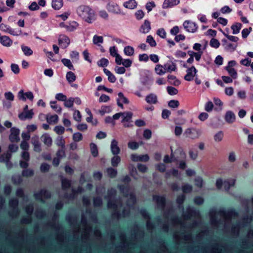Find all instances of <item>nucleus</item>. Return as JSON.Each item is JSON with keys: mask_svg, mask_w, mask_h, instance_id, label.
Returning <instances> with one entry per match:
<instances>
[{"mask_svg": "<svg viewBox=\"0 0 253 253\" xmlns=\"http://www.w3.org/2000/svg\"><path fill=\"white\" fill-rule=\"evenodd\" d=\"M185 199V196L183 194L179 195L176 199V203L179 205V208H180L181 207L183 210H184V208L182 205L184 202Z\"/></svg>", "mask_w": 253, "mask_h": 253, "instance_id": "nucleus-50", "label": "nucleus"}, {"mask_svg": "<svg viewBox=\"0 0 253 253\" xmlns=\"http://www.w3.org/2000/svg\"><path fill=\"white\" fill-rule=\"evenodd\" d=\"M77 13L79 16L88 23H91L94 20V14L91 9L87 6L81 5L77 9Z\"/></svg>", "mask_w": 253, "mask_h": 253, "instance_id": "nucleus-2", "label": "nucleus"}, {"mask_svg": "<svg viewBox=\"0 0 253 253\" xmlns=\"http://www.w3.org/2000/svg\"><path fill=\"white\" fill-rule=\"evenodd\" d=\"M237 215L238 213L234 210L226 211L224 209H220L217 213L215 209H211L209 211L211 224L216 228L221 224L225 225L226 222L231 221L233 217Z\"/></svg>", "mask_w": 253, "mask_h": 253, "instance_id": "nucleus-1", "label": "nucleus"}, {"mask_svg": "<svg viewBox=\"0 0 253 253\" xmlns=\"http://www.w3.org/2000/svg\"><path fill=\"white\" fill-rule=\"evenodd\" d=\"M34 170L31 169H24L22 171V174L23 176L25 177H28V176H32L34 175Z\"/></svg>", "mask_w": 253, "mask_h": 253, "instance_id": "nucleus-55", "label": "nucleus"}, {"mask_svg": "<svg viewBox=\"0 0 253 253\" xmlns=\"http://www.w3.org/2000/svg\"><path fill=\"white\" fill-rule=\"evenodd\" d=\"M241 224L238 222L236 224L233 225L231 228V233L236 237L238 236L240 234V230L241 227Z\"/></svg>", "mask_w": 253, "mask_h": 253, "instance_id": "nucleus-28", "label": "nucleus"}, {"mask_svg": "<svg viewBox=\"0 0 253 253\" xmlns=\"http://www.w3.org/2000/svg\"><path fill=\"white\" fill-rule=\"evenodd\" d=\"M133 113L131 112H124L121 123L125 127H132L133 126L132 118Z\"/></svg>", "mask_w": 253, "mask_h": 253, "instance_id": "nucleus-4", "label": "nucleus"}, {"mask_svg": "<svg viewBox=\"0 0 253 253\" xmlns=\"http://www.w3.org/2000/svg\"><path fill=\"white\" fill-rule=\"evenodd\" d=\"M220 244L218 243H216L212 248L211 250V253H222V250L219 248Z\"/></svg>", "mask_w": 253, "mask_h": 253, "instance_id": "nucleus-64", "label": "nucleus"}, {"mask_svg": "<svg viewBox=\"0 0 253 253\" xmlns=\"http://www.w3.org/2000/svg\"><path fill=\"white\" fill-rule=\"evenodd\" d=\"M107 173L110 177L114 178L117 175V171L115 169L109 168L107 169Z\"/></svg>", "mask_w": 253, "mask_h": 253, "instance_id": "nucleus-51", "label": "nucleus"}, {"mask_svg": "<svg viewBox=\"0 0 253 253\" xmlns=\"http://www.w3.org/2000/svg\"><path fill=\"white\" fill-rule=\"evenodd\" d=\"M42 138L43 143L47 146H49L52 144V139L48 134L42 135Z\"/></svg>", "mask_w": 253, "mask_h": 253, "instance_id": "nucleus-42", "label": "nucleus"}, {"mask_svg": "<svg viewBox=\"0 0 253 253\" xmlns=\"http://www.w3.org/2000/svg\"><path fill=\"white\" fill-rule=\"evenodd\" d=\"M140 213L141 214L142 217L146 219H151V216L145 209H142L140 210Z\"/></svg>", "mask_w": 253, "mask_h": 253, "instance_id": "nucleus-60", "label": "nucleus"}, {"mask_svg": "<svg viewBox=\"0 0 253 253\" xmlns=\"http://www.w3.org/2000/svg\"><path fill=\"white\" fill-rule=\"evenodd\" d=\"M235 183V180L234 179H228L225 180L223 183V185L225 191H228L230 188L233 186Z\"/></svg>", "mask_w": 253, "mask_h": 253, "instance_id": "nucleus-32", "label": "nucleus"}, {"mask_svg": "<svg viewBox=\"0 0 253 253\" xmlns=\"http://www.w3.org/2000/svg\"><path fill=\"white\" fill-rule=\"evenodd\" d=\"M223 137V132L222 131H219L216 133L214 136V140L216 142L221 141Z\"/></svg>", "mask_w": 253, "mask_h": 253, "instance_id": "nucleus-58", "label": "nucleus"}, {"mask_svg": "<svg viewBox=\"0 0 253 253\" xmlns=\"http://www.w3.org/2000/svg\"><path fill=\"white\" fill-rule=\"evenodd\" d=\"M202 134V131L200 129L194 127L187 128L184 131V135L188 138L196 139L198 138Z\"/></svg>", "mask_w": 253, "mask_h": 253, "instance_id": "nucleus-6", "label": "nucleus"}, {"mask_svg": "<svg viewBox=\"0 0 253 253\" xmlns=\"http://www.w3.org/2000/svg\"><path fill=\"white\" fill-rule=\"evenodd\" d=\"M21 49L23 52L24 54L27 56H31L33 54V50L31 49V48L28 46H26L24 45H21Z\"/></svg>", "mask_w": 253, "mask_h": 253, "instance_id": "nucleus-41", "label": "nucleus"}, {"mask_svg": "<svg viewBox=\"0 0 253 253\" xmlns=\"http://www.w3.org/2000/svg\"><path fill=\"white\" fill-rule=\"evenodd\" d=\"M34 115L33 110H30L29 111L22 112L18 115V118L20 120L24 121L26 119H31Z\"/></svg>", "mask_w": 253, "mask_h": 253, "instance_id": "nucleus-23", "label": "nucleus"}, {"mask_svg": "<svg viewBox=\"0 0 253 253\" xmlns=\"http://www.w3.org/2000/svg\"><path fill=\"white\" fill-rule=\"evenodd\" d=\"M137 2L135 0H129L124 3L123 5L125 7L130 9H132L136 7Z\"/></svg>", "mask_w": 253, "mask_h": 253, "instance_id": "nucleus-33", "label": "nucleus"}, {"mask_svg": "<svg viewBox=\"0 0 253 253\" xmlns=\"http://www.w3.org/2000/svg\"><path fill=\"white\" fill-rule=\"evenodd\" d=\"M173 238L178 242H179L180 239H182L187 242H193V237L191 233L183 234L182 236H180L179 235L175 234L173 235Z\"/></svg>", "mask_w": 253, "mask_h": 253, "instance_id": "nucleus-21", "label": "nucleus"}, {"mask_svg": "<svg viewBox=\"0 0 253 253\" xmlns=\"http://www.w3.org/2000/svg\"><path fill=\"white\" fill-rule=\"evenodd\" d=\"M169 107L175 109L179 106V102L177 100H171L168 102Z\"/></svg>", "mask_w": 253, "mask_h": 253, "instance_id": "nucleus-53", "label": "nucleus"}, {"mask_svg": "<svg viewBox=\"0 0 253 253\" xmlns=\"http://www.w3.org/2000/svg\"><path fill=\"white\" fill-rule=\"evenodd\" d=\"M102 205V200L99 197H96L93 199V205L95 207H99Z\"/></svg>", "mask_w": 253, "mask_h": 253, "instance_id": "nucleus-62", "label": "nucleus"}, {"mask_svg": "<svg viewBox=\"0 0 253 253\" xmlns=\"http://www.w3.org/2000/svg\"><path fill=\"white\" fill-rule=\"evenodd\" d=\"M66 78L68 83L70 84L76 80V76L75 73L72 71H69L67 73Z\"/></svg>", "mask_w": 253, "mask_h": 253, "instance_id": "nucleus-38", "label": "nucleus"}, {"mask_svg": "<svg viewBox=\"0 0 253 253\" xmlns=\"http://www.w3.org/2000/svg\"><path fill=\"white\" fill-rule=\"evenodd\" d=\"M153 199L157 204V208L161 211H164L166 206L165 197L164 196L154 195Z\"/></svg>", "mask_w": 253, "mask_h": 253, "instance_id": "nucleus-7", "label": "nucleus"}, {"mask_svg": "<svg viewBox=\"0 0 253 253\" xmlns=\"http://www.w3.org/2000/svg\"><path fill=\"white\" fill-rule=\"evenodd\" d=\"M90 152H91L92 155L94 157H97L98 155V151L97 145L93 143H91L90 144Z\"/></svg>", "mask_w": 253, "mask_h": 253, "instance_id": "nucleus-44", "label": "nucleus"}, {"mask_svg": "<svg viewBox=\"0 0 253 253\" xmlns=\"http://www.w3.org/2000/svg\"><path fill=\"white\" fill-rule=\"evenodd\" d=\"M17 97L19 100L24 101H26V99H28L31 101H33L34 99V95L31 91L24 92L22 89L18 92Z\"/></svg>", "mask_w": 253, "mask_h": 253, "instance_id": "nucleus-11", "label": "nucleus"}, {"mask_svg": "<svg viewBox=\"0 0 253 253\" xmlns=\"http://www.w3.org/2000/svg\"><path fill=\"white\" fill-rule=\"evenodd\" d=\"M210 45L212 47L217 48L219 46L220 42L217 39L212 38L210 42Z\"/></svg>", "mask_w": 253, "mask_h": 253, "instance_id": "nucleus-56", "label": "nucleus"}, {"mask_svg": "<svg viewBox=\"0 0 253 253\" xmlns=\"http://www.w3.org/2000/svg\"><path fill=\"white\" fill-rule=\"evenodd\" d=\"M198 71L193 66L190 68H187L186 70V74L184 76V80L187 81H191L193 80Z\"/></svg>", "mask_w": 253, "mask_h": 253, "instance_id": "nucleus-9", "label": "nucleus"}, {"mask_svg": "<svg viewBox=\"0 0 253 253\" xmlns=\"http://www.w3.org/2000/svg\"><path fill=\"white\" fill-rule=\"evenodd\" d=\"M51 107L52 109L54 110L57 113L61 114L62 112V108L56 104V101H52L50 102Z\"/></svg>", "mask_w": 253, "mask_h": 253, "instance_id": "nucleus-45", "label": "nucleus"}, {"mask_svg": "<svg viewBox=\"0 0 253 253\" xmlns=\"http://www.w3.org/2000/svg\"><path fill=\"white\" fill-rule=\"evenodd\" d=\"M221 42L222 45L224 46L225 50L226 51L233 52L236 49L237 46V44L228 43L227 40L225 39H222Z\"/></svg>", "mask_w": 253, "mask_h": 253, "instance_id": "nucleus-16", "label": "nucleus"}, {"mask_svg": "<svg viewBox=\"0 0 253 253\" xmlns=\"http://www.w3.org/2000/svg\"><path fill=\"white\" fill-rule=\"evenodd\" d=\"M120 162L121 158L118 155H114V156L111 158V165L114 167H117Z\"/></svg>", "mask_w": 253, "mask_h": 253, "instance_id": "nucleus-43", "label": "nucleus"}, {"mask_svg": "<svg viewBox=\"0 0 253 253\" xmlns=\"http://www.w3.org/2000/svg\"><path fill=\"white\" fill-rule=\"evenodd\" d=\"M146 228L150 232H152L155 229V225L150 219L147 220L146 222Z\"/></svg>", "mask_w": 253, "mask_h": 253, "instance_id": "nucleus-61", "label": "nucleus"}, {"mask_svg": "<svg viewBox=\"0 0 253 253\" xmlns=\"http://www.w3.org/2000/svg\"><path fill=\"white\" fill-rule=\"evenodd\" d=\"M170 158L172 162H178L180 159H185L186 154L181 148H178L173 152L171 148V154Z\"/></svg>", "mask_w": 253, "mask_h": 253, "instance_id": "nucleus-5", "label": "nucleus"}, {"mask_svg": "<svg viewBox=\"0 0 253 253\" xmlns=\"http://www.w3.org/2000/svg\"><path fill=\"white\" fill-rule=\"evenodd\" d=\"M146 42L149 43L151 47H155L157 45L155 40L151 35H149L147 37Z\"/></svg>", "mask_w": 253, "mask_h": 253, "instance_id": "nucleus-52", "label": "nucleus"}, {"mask_svg": "<svg viewBox=\"0 0 253 253\" xmlns=\"http://www.w3.org/2000/svg\"><path fill=\"white\" fill-rule=\"evenodd\" d=\"M224 119L229 124H232L235 121L236 116L231 111H228L226 112Z\"/></svg>", "mask_w": 253, "mask_h": 253, "instance_id": "nucleus-22", "label": "nucleus"}, {"mask_svg": "<svg viewBox=\"0 0 253 253\" xmlns=\"http://www.w3.org/2000/svg\"><path fill=\"white\" fill-rule=\"evenodd\" d=\"M140 213L141 214L142 217L146 219H151V216L145 209H142L140 210Z\"/></svg>", "mask_w": 253, "mask_h": 253, "instance_id": "nucleus-59", "label": "nucleus"}, {"mask_svg": "<svg viewBox=\"0 0 253 253\" xmlns=\"http://www.w3.org/2000/svg\"><path fill=\"white\" fill-rule=\"evenodd\" d=\"M32 144L34 146V150L35 151L40 152L41 151V143L38 137L32 138Z\"/></svg>", "mask_w": 253, "mask_h": 253, "instance_id": "nucleus-30", "label": "nucleus"}, {"mask_svg": "<svg viewBox=\"0 0 253 253\" xmlns=\"http://www.w3.org/2000/svg\"><path fill=\"white\" fill-rule=\"evenodd\" d=\"M35 198L36 200H40L42 202H44L42 198L48 199L51 197V193L45 189H41L39 192L34 194Z\"/></svg>", "mask_w": 253, "mask_h": 253, "instance_id": "nucleus-8", "label": "nucleus"}, {"mask_svg": "<svg viewBox=\"0 0 253 253\" xmlns=\"http://www.w3.org/2000/svg\"><path fill=\"white\" fill-rule=\"evenodd\" d=\"M11 158V154L8 152H6L0 156V162L5 163L7 168L9 169L12 166V163L9 161Z\"/></svg>", "mask_w": 253, "mask_h": 253, "instance_id": "nucleus-13", "label": "nucleus"}, {"mask_svg": "<svg viewBox=\"0 0 253 253\" xmlns=\"http://www.w3.org/2000/svg\"><path fill=\"white\" fill-rule=\"evenodd\" d=\"M71 185V181L67 179L62 180V187L63 189H66L70 187Z\"/></svg>", "mask_w": 253, "mask_h": 253, "instance_id": "nucleus-57", "label": "nucleus"}, {"mask_svg": "<svg viewBox=\"0 0 253 253\" xmlns=\"http://www.w3.org/2000/svg\"><path fill=\"white\" fill-rule=\"evenodd\" d=\"M180 2L179 0H165L163 3V7L168 8L177 5Z\"/></svg>", "mask_w": 253, "mask_h": 253, "instance_id": "nucleus-27", "label": "nucleus"}, {"mask_svg": "<svg viewBox=\"0 0 253 253\" xmlns=\"http://www.w3.org/2000/svg\"><path fill=\"white\" fill-rule=\"evenodd\" d=\"M151 30L150 22L148 20H145L143 24H142L139 29L140 32L146 34L148 33Z\"/></svg>", "mask_w": 253, "mask_h": 253, "instance_id": "nucleus-25", "label": "nucleus"}, {"mask_svg": "<svg viewBox=\"0 0 253 253\" xmlns=\"http://www.w3.org/2000/svg\"><path fill=\"white\" fill-rule=\"evenodd\" d=\"M124 53L127 56H132L134 52V48L131 46H126L124 48Z\"/></svg>", "mask_w": 253, "mask_h": 253, "instance_id": "nucleus-48", "label": "nucleus"}, {"mask_svg": "<svg viewBox=\"0 0 253 253\" xmlns=\"http://www.w3.org/2000/svg\"><path fill=\"white\" fill-rule=\"evenodd\" d=\"M106 8L110 12L117 14L121 13V9L119 5L114 2H109Z\"/></svg>", "mask_w": 253, "mask_h": 253, "instance_id": "nucleus-14", "label": "nucleus"}, {"mask_svg": "<svg viewBox=\"0 0 253 253\" xmlns=\"http://www.w3.org/2000/svg\"><path fill=\"white\" fill-rule=\"evenodd\" d=\"M58 43L63 48H67L70 43V40L68 37L66 35H60L58 39Z\"/></svg>", "mask_w": 253, "mask_h": 253, "instance_id": "nucleus-15", "label": "nucleus"}, {"mask_svg": "<svg viewBox=\"0 0 253 253\" xmlns=\"http://www.w3.org/2000/svg\"><path fill=\"white\" fill-rule=\"evenodd\" d=\"M83 135L80 132H76L73 135V139L75 142H79L83 139Z\"/></svg>", "mask_w": 253, "mask_h": 253, "instance_id": "nucleus-63", "label": "nucleus"}, {"mask_svg": "<svg viewBox=\"0 0 253 253\" xmlns=\"http://www.w3.org/2000/svg\"><path fill=\"white\" fill-rule=\"evenodd\" d=\"M168 80L170 84L174 86H178L180 84V82L178 80H177L176 77L173 75H168Z\"/></svg>", "mask_w": 253, "mask_h": 253, "instance_id": "nucleus-34", "label": "nucleus"}, {"mask_svg": "<svg viewBox=\"0 0 253 253\" xmlns=\"http://www.w3.org/2000/svg\"><path fill=\"white\" fill-rule=\"evenodd\" d=\"M0 42L4 46L9 47L12 43V41L6 36H0Z\"/></svg>", "mask_w": 253, "mask_h": 253, "instance_id": "nucleus-26", "label": "nucleus"}, {"mask_svg": "<svg viewBox=\"0 0 253 253\" xmlns=\"http://www.w3.org/2000/svg\"><path fill=\"white\" fill-rule=\"evenodd\" d=\"M183 25L184 29L189 32L195 33L198 29V26L195 23L188 20L185 21Z\"/></svg>", "mask_w": 253, "mask_h": 253, "instance_id": "nucleus-12", "label": "nucleus"}, {"mask_svg": "<svg viewBox=\"0 0 253 253\" xmlns=\"http://www.w3.org/2000/svg\"><path fill=\"white\" fill-rule=\"evenodd\" d=\"M196 214L197 211L194 208L189 206L186 209V212L183 213L182 215L185 219L187 220L196 215Z\"/></svg>", "mask_w": 253, "mask_h": 253, "instance_id": "nucleus-18", "label": "nucleus"}, {"mask_svg": "<svg viewBox=\"0 0 253 253\" xmlns=\"http://www.w3.org/2000/svg\"><path fill=\"white\" fill-rule=\"evenodd\" d=\"M140 82L143 85L147 86L150 89V85L153 81L151 73L147 70H143L140 72Z\"/></svg>", "mask_w": 253, "mask_h": 253, "instance_id": "nucleus-3", "label": "nucleus"}, {"mask_svg": "<svg viewBox=\"0 0 253 253\" xmlns=\"http://www.w3.org/2000/svg\"><path fill=\"white\" fill-rule=\"evenodd\" d=\"M46 119L47 123L50 124L51 123L56 124L58 122V117L57 115H51V116L47 115Z\"/></svg>", "mask_w": 253, "mask_h": 253, "instance_id": "nucleus-40", "label": "nucleus"}, {"mask_svg": "<svg viewBox=\"0 0 253 253\" xmlns=\"http://www.w3.org/2000/svg\"><path fill=\"white\" fill-rule=\"evenodd\" d=\"M225 69L228 72L231 77L235 79L237 78V72L234 68H229V67H225Z\"/></svg>", "mask_w": 253, "mask_h": 253, "instance_id": "nucleus-49", "label": "nucleus"}, {"mask_svg": "<svg viewBox=\"0 0 253 253\" xmlns=\"http://www.w3.org/2000/svg\"><path fill=\"white\" fill-rule=\"evenodd\" d=\"M78 26V23L75 21H72L68 24H65L64 23H61L60 24V27H64L68 31H74L77 28Z\"/></svg>", "mask_w": 253, "mask_h": 253, "instance_id": "nucleus-19", "label": "nucleus"}, {"mask_svg": "<svg viewBox=\"0 0 253 253\" xmlns=\"http://www.w3.org/2000/svg\"><path fill=\"white\" fill-rule=\"evenodd\" d=\"M242 24L240 23H235L233 24L231 28L232 30V33L234 35L238 34L240 32L241 29L242 28Z\"/></svg>", "mask_w": 253, "mask_h": 253, "instance_id": "nucleus-37", "label": "nucleus"}, {"mask_svg": "<svg viewBox=\"0 0 253 253\" xmlns=\"http://www.w3.org/2000/svg\"><path fill=\"white\" fill-rule=\"evenodd\" d=\"M62 63L64 64L65 66H66L68 67V68L71 70H74L75 69L74 68V66L73 64H72L70 60L66 59V58H63L61 60Z\"/></svg>", "mask_w": 253, "mask_h": 253, "instance_id": "nucleus-46", "label": "nucleus"}, {"mask_svg": "<svg viewBox=\"0 0 253 253\" xmlns=\"http://www.w3.org/2000/svg\"><path fill=\"white\" fill-rule=\"evenodd\" d=\"M103 72L108 76V80L109 82L114 83L116 82V78L110 71L106 68H104Z\"/></svg>", "mask_w": 253, "mask_h": 253, "instance_id": "nucleus-35", "label": "nucleus"}, {"mask_svg": "<svg viewBox=\"0 0 253 253\" xmlns=\"http://www.w3.org/2000/svg\"><path fill=\"white\" fill-rule=\"evenodd\" d=\"M63 5V0H52V7L55 10L60 9Z\"/></svg>", "mask_w": 253, "mask_h": 253, "instance_id": "nucleus-36", "label": "nucleus"}, {"mask_svg": "<svg viewBox=\"0 0 253 253\" xmlns=\"http://www.w3.org/2000/svg\"><path fill=\"white\" fill-rule=\"evenodd\" d=\"M111 151L114 155H118L120 152V148L118 146V142L115 139H113L111 143Z\"/></svg>", "mask_w": 253, "mask_h": 253, "instance_id": "nucleus-20", "label": "nucleus"}, {"mask_svg": "<svg viewBox=\"0 0 253 253\" xmlns=\"http://www.w3.org/2000/svg\"><path fill=\"white\" fill-rule=\"evenodd\" d=\"M18 200L16 198L11 199L9 200V205L10 207H11L12 209H14V211H16L17 214H19V210L18 208Z\"/></svg>", "mask_w": 253, "mask_h": 253, "instance_id": "nucleus-31", "label": "nucleus"}, {"mask_svg": "<svg viewBox=\"0 0 253 253\" xmlns=\"http://www.w3.org/2000/svg\"><path fill=\"white\" fill-rule=\"evenodd\" d=\"M131 160L134 162H147L149 160V156L147 154L138 155L137 154H131Z\"/></svg>", "mask_w": 253, "mask_h": 253, "instance_id": "nucleus-17", "label": "nucleus"}, {"mask_svg": "<svg viewBox=\"0 0 253 253\" xmlns=\"http://www.w3.org/2000/svg\"><path fill=\"white\" fill-rule=\"evenodd\" d=\"M155 72L159 75H163L166 72L164 68V66L161 65H157L155 68Z\"/></svg>", "mask_w": 253, "mask_h": 253, "instance_id": "nucleus-47", "label": "nucleus"}, {"mask_svg": "<svg viewBox=\"0 0 253 253\" xmlns=\"http://www.w3.org/2000/svg\"><path fill=\"white\" fill-rule=\"evenodd\" d=\"M56 157L62 159L63 158L65 157V148H59L56 154Z\"/></svg>", "mask_w": 253, "mask_h": 253, "instance_id": "nucleus-54", "label": "nucleus"}, {"mask_svg": "<svg viewBox=\"0 0 253 253\" xmlns=\"http://www.w3.org/2000/svg\"><path fill=\"white\" fill-rule=\"evenodd\" d=\"M146 101L149 104H156L158 102L157 96L154 93H150L145 98Z\"/></svg>", "mask_w": 253, "mask_h": 253, "instance_id": "nucleus-29", "label": "nucleus"}, {"mask_svg": "<svg viewBox=\"0 0 253 253\" xmlns=\"http://www.w3.org/2000/svg\"><path fill=\"white\" fill-rule=\"evenodd\" d=\"M55 143L60 148H65V141L63 136H58L55 140Z\"/></svg>", "mask_w": 253, "mask_h": 253, "instance_id": "nucleus-39", "label": "nucleus"}, {"mask_svg": "<svg viewBox=\"0 0 253 253\" xmlns=\"http://www.w3.org/2000/svg\"><path fill=\"white\" fill-rule=\"evenodd\" d=\"M177 61L176 60L171 61V65L168 63H166L164 66V68L166 70V72H171L172 71H175L176 69V65L175 62Z\"/></svg>", "mask_w": 253, "mask_h": 253, "instance_id": "nucleus-24", "label": "nucleus"}, {"mask_svg": "<svg viewBox=\"0 0 253 253\" xmlns=\"http://www.w3.org/2000/svg\"><path fill=\"white\" fill-rule=\"evenodd\" d=\"M20 130L16 127H11L9 139L11 142H17L20 140Z\"/></svg>", "mask_w": 253, "mask_h": 253, "instance_id": "nucleus-10", "label": "nucleus"}]
</instances>
